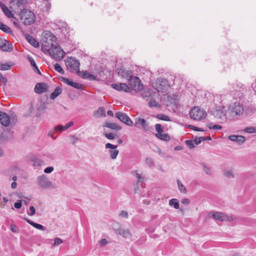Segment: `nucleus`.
<instances>
[{"label": "nucleus", "instance_id": "f257e3e1", "mask_svg": "<svg viewBox=\"0 0 256 256\" xmlns=\"http://www.w3.org/2000/svg\"><path fill=\"white\" fill-rule=\"evenodd\" d=\"M228 115L229 120H236L241 116L244 112L242 105L238 102H234L228 107Z\"/></svg>", "mask_w": 256, "mask_h": 256}, {"label": "nucleus", "instance_id": "f03ea898", "mask_svg": "<svg viewBox=\"0 0 256 256\" xmlns=\"http://www.w3.org/2000/svg\"><path fill=\"white\" fill-rule=\"evenodd\" d=\"M42 36V48L45 50L48 51V48H51L58 44L56 37L50 31L44 32Z\"/></svg>", "mask_w": 256, "mask_h": 256}, {"label": "nucleus", "instance_id": "7ed1b4c3", "mask_svg": "<svg viewBox=\"0 0 256 256\" xmlns=\"http://www.w3.org/2000/svg\"><path fill=\"white\" fill-rule=\"evenodd\" d=\"M20 20L25 25H30L35 20V16L34 12L28 9H23L20 14Z\"/></svg>", "mask_w": 256, "mask_h": 256}, {"label": "nucleus", "instance_id": "20e7f679", "mask_svg": "<svg viewBox=\"0 0 256 256\" xmlns=\"http://www.w3.org/2000/svg\"><path fill=\"white\" fill-rule=\"evenodd\" d=\"M190 115L191 118L200 121L205 118L207 114L203 109H201L198 106H195L190 110Z\"/></svg>", "mask_w": 256, "mask_h": 256}, {"label": "nucleus", "instance_id": "39448f33", "mask_svg": "<svg viewBox=\"0 0 256 256\" xmlns=\"http://www.w3.org/2000/svg\"><path fill=\"white\" fill-rule=\"evenodd\" d=\"M17 121L16 116L12 115L10 117L6 112L0 111V122L4 126L14 125Z\"/></svg>", "mask_w": 256, "mask_h": 256}, {"label": "nucleus", "instance_id": "423d86ee", "mask_svg": "<svg viewBox=\"0 0 256 256\" xmlns=\"http://www.w3.org/2000/svg\"><path fill=\"white\" fill-rule=\"evenodd\" d=\"M48 52L56 60H60L65 56V52L58 46V44L51 48H48Z\"/></svg>", "mask_w": 256, "mask_h": 256}, {"label": "nucleus", "instance_id": "0eeeda50", "mask_svg": "<svg viewBox=\"0 0 256 256\" xmlns=\"http://www.w3.org/2000/svg\"><path fill=\"white\" fill-rule=\"evenodd\" d=\"M67 70L70 72H77L79 70L80 63L78 60L73 57H68L65 61Z\"/></svg>", "mask_w": 256, "mask_h": 256}, {"label": "nucleus", "instance_id": "6e6552de", "mask_svg": "<svg viewBox=\"0 0 256 256\" xmlns=\"http://www.w3.org/2000/svg\"><path fill=\"white\" fill-rule=\"evenodd\" d=\"M36 182L38 186L42 190L50 188L52 186V182L45 174H42L38 176Z\"/></svg>", "mask_w": 256, "mask_h": 256}, {"label": "nucleus", "instance_id": "1a4fd4ad", "mask_svg": "<svg viewBox=\"0 0 256 256\" xmlns=\"http://www.w3.org/2000/svg\"><path fill=\"white\" fill-rule=\"evenodd\" d=\"M212 114L216 118L221 121H226L227 119H229L228 110H224V106H220L218 108L214 110Z\"/></svg>", "mask_w": 256, "mask_h": 256}, {"label": "nucleus", "instance_id": "9d476101", "mask_svg": "<svg viewBox=\"0 0 256 256\" xmlns=\"http://www.w3.org/2000/svg\"><path fill=\"white\" fill-rule=\"evenodd\" d=\"M154 87L158 92H163L166 91L169 84L166 79L160 78L156 80Z\"/></svg>", "mask_w": 256, "mask_h": 256}, {"label": "nucleus", "instance_id": "9b49d317", "mask_svg": "<svg viewBox=\"0 0 256 256\" xmlns=\"http://www.w3.org/2000/svg\"><path fill=\"white\" fill-rule=\"evenodd\" d=\"M128 80V84L132 89L138 91L143 88V86L140 84V82L138 78L132 76Z\"/></svg>", "mask_w": 256, "mask_h": 256}, {"label": "nucleus", "instance_id": "f8f14e48", "mask_svg": "<svg viewBox=\"0 0 256 256\" xmlns=\"http://www.w3.org/2000/svg\"><path fill=\"white\" fill-rule=\"evenodd\" d=\"M134 126L138 128L143 130L144 132L150 130L148 124L144 118H136Z\"/></svg>", "mask_w": 256, "mask_h": 256}, {"label": "nucleus", "instance_id": "ddd939ff", "mask_svg": "<svg viewBox=\"0 0 256 256\" xmlns=\"http://www.w3.org/2000/svg\"><path fill=\"white\" fill-rule=\"evenodd\" d=\"M116 117L118 118L122 122L125 124L127 126H132L133 122L129 118V116L125 113L118 112L115 114Z\"/></svg>", "mask_w": 256, "mask_h": 256}, {"label": "nucleus", "instance_id": "4468645a", "mask_svg": "<svg viewBox=\"0 0 256 256\" xmlns=\"http://www.w3.org/2000/svg\"><path fill=\"white\" fill-rule=\"evenodd\" d=\"M210 214L214 219L220 221H231L232 220V218L231 216H228L224 213L212 212L209 213V215L210 216Z\"/></svg>", "mask_w": 256, "mask_h": 256}, {"label": "nucleus", "instance_id": "2eb2a0df", "mask_svg": "<svg viewBox=\"0 0 256 256\" xmlns=\"http://www.w3.org/2000/svg\"><path fill=\"white\" fill-rule=\"evenodd\" d=\"M26 3V0H11L10 1V6L11 8H16V7L21 11L24 9V7Z\"/></svg>", "mask_w": 256, "mask_h": 256}, {"label": "nucleus", "instance_id": "dca6fc26", "mask_svg": "<svg viewBox=\"0 0 256 256\" xmlns=\"http://www.w3.org/2000/svg\"><path fill=\"white\" fill-rule=\"evenodd\" d=\"M117 147L118 145H114L110 143H107L105 146L106 148L112 149L109 151V153L110 158L112 160L116 159L119 153L118 150H116Z\"/></svg>", "mask_w": 256, "mask_h": 256}, {"label": "nucleus", "instance_id": "f3484780", "mask_svg": "<svg viewBox=\"0 0 256 256\" xmlns=\"http://www.w3.org/2000/svg\"><path fill=\"white\" fill-rule=\"evenodd\" d=\"M48 86L44 82L38 83L34 87V92L38 94H42L47 91Z\"/></svg>", "mask_w": 256, "mask_h": 256}, {"label": "nucleus", "instance_id": "a211bd4d", "mask_svg": "<svg viewBox=\"0 0 256 256\" xmlns=\"http://www.w3.org/2000/svg\"><path fill=\"white\" fill-rule=\"evenodd\" d=\"M74 124V122L71 121L66 124L64 126L62 125H58L54 128L50 132L49 135L53 134L54 132H62L63 130H68L69 128Z\"/></svg>", "mask_w": 256, "mask_h": 256}, {"label": "nucleus", "instance_id": "6ab92c4d", "mask_svg": "<svg viewBox=\"0 0 256 256\" xmlns=\"http://www.w3.org/2000/svg\"><path fill=\"white\" fill-rule=\"evenodd\" d=\"M0 48L3 51L11 52L13 50V46L7 40H0Z\"/></svg>", "mask_w": 256, "mask_h": 256}, {"label": "nucleus", "instance_id": "aec40b11", "mask_svg": "<svg viewBox=\"0 0 256 256\" xmlns=\"http://www.w3.org/2000/svg\"><path fill=\"white\" fill-rule=\"evenodd\" d=\"M228 138L232 141L237 142L240 145L242 144L246 141L245 137L240 135H230L228 136Z\"/></svg>", "mask_w": 256, "mask_h": 256}, {"label": "nucleus", "instance_id": "412c9836", "mask_svg": "<svg viewBox=\"0 0 256 256\" xmlns=\"http://www.w3.org/2000/svg\"><path fill=\"white\" fill-rule=\"evenodd\" d=\"M77 74L80 76L82 77L84 79L88 80H95L96 78V76L90 74L88 72L86 71H82L80 72V70H78L77 72Z\"/></svg>", "mask_w": 256, "mask_h": 256}, {"label": "nucleus", "instance_id": "4be33fe9", "mask_svg": "<svg viewBox=\"0 0 256 256\" xmlns=\"http://www.w3.org/2000/svg\"><path fill=\"white\" fill-rule=\"evenodd\" d=\"M115 232L116 234H119L123 238H127L131 236V233L128 229L120 228L116 230Z\"/></svg>", "mask_w": 256, "mask_h": 256}, {"label": "nucleus", "instance_id": "5701e85b", "mask_svg": "<svg viewBox=\"0 0 256 256\" xmlns=\"http://www.w3.org/2000/svg\"><path fill=\"white\" fill-rule=\"evenodd\" d=\"M118 73L119 76L127 80H128L132 76L131 71L126 70L122 68H118Z\"/></svg>", "mask_w": 256, "mask_h": 256}, {"label": "nucleus", "instance_id": "b1692460", "mask_svg": "<svg viewBox=\"0 0 256 256\" xmlns=\"http://www.w3.org/2000/svg\"><path fill=\"white\" fill-rule=\"evenodd\" d=\"M103 126L115 130H120L122 129V127L116 122H106Z\"/></svg>", "mask_w": 256, "mask_h": 256}, {"label": "nucleus", "instance_id": "393cba45", "mask_svg": "<svg viewBox=\"0 0 256 256\" xmlns=\"http://www.w3.org/2000/svg\"><path fill=\"white\" fill-rule=\"evenodd\" d=\"M25 37L26 40L34 48H38L39 46V42L32 36L28 34H26Z\"/></svg>", "mask_w": 256, "mask_h": 256}, {"label": "nucleus", "instance_id": "a878e982", "mask_svg": "<svg viewBox=\"0 0 256 256\" xmlns=\"http://www.w3.org/2000/svg\"><path fill=\"white\" fill-rule=\"evenodd\" d=\"M233 88L236 92H243L246 90V88L244 85L240 82H236L234 84Z\"/></svg>", "mask_w": 256, "mask_h": 256}, {"label": "nucleus", "instance_id": "bb28decb", "mask_svg": "<svg viewBox=\"0 0 256 256\" xmlns=\"http://www.w3.org/2000/svg\"><path fill=\"white\" fill-rule=\"evenodd\" d=\"M0 6L2 9L4 14L8 18H14V16L12 13V12L9 10L8 8L2 2H0Z\"/></svg>", "mask_w": 256, "mask_h": 256}, {"label": "nucleus", "instance_id": "cd10ccee", "mask_svg": "<svg viewBox=\"0 0 256 256\" xmlns=\"http://www.w3.org/2000/svg\"><path fill=\"white\" fill-rule=\"evenodd\" d=\"M24 220L26 221L29 224L34 227L35 228L40 230H44L45 229V228L42 226V224L34 222L32 221L31 220L27 218H24Z\"/></svg>", "mask_w": 256, "mask_h": 256}, {"label": "nucleus", "instance_id": "c85d7f7f", "mask_svg": "<svg viewBox=\"0 0 256 256\" xmlns=\"http://www.w3.org/2000/svg\"><path fill=\"white\" fill-rule=\"evenodd\" d=\"M155 136L158 139L165 141L168 142L170 140V136L168 134H156Z\"/></svg>", "mask_w": 256, "mask_h": 256}, {"label": "nucleus", "instance_id": "c756f323", "mask_svg": "<svg viewBox=\"0 0 256 256\" xmlns=\"http://www.w3.org/2000/svg\"><path fill=\"white\" fill-rule=\"evenodd\" d=\"M233 168H230L228 170H225L224 172V175L227 178H235V174L233 172Z\"/></svg>", "mask_w": 256, "mask_h": 256}, {"label": "nucleus", "instance_id": "7c9ffc66", "mask_svg": "<svg viewBox=\"0 0 256 256\" xmlns=\"http://www.w3.org/2000/svg\"><path fill=\"white\" fill-rule=\"evenodd\" d=\"M62 88L60 87H57L55 88L54 90L51 94L50 98L52 100L55 99L58 96L62 93Z\"/></svg>", "mask_w": 256, "mask_h": 256}, {"label": "nucleus", "instance_id": "2f4dec72", "mask_svg": "<svg viewBox=\"0 0 256 256\" xmlns=\"http://www.w3.org/2000/svg\"><path fill=\"white\" fill-rule=\"evenodd\" d=\"M28 60L30 62V65L32 67L33 70L34 71V72H36V73H37L39 74H41V72H40V70H38L34 60L32 59V58L31 57H30V58H28Z\"/></svg>", "mask_w": 256, "mask_h": 256}, {"label": "nucleus", "instance_id": "473e14b6", "mask_svg": "<svg viewBox=\"0 0 256 256\" xmlns=\"http://www.w3.org/2000/svg\"><path fill=\"white\" fill-rule=\"evenodd\" d=\"M168 204L171 206H174L176 209L180 208L178 200L176 198H172L169 200Z\"/></svg>", "mask_w": 256, "mask_h": 256}, {"label": "nucleus", "instance_id": "72a5a7b5", "mask_svg": "<svg viewBox=\"0 0 256 256\" xmlns=\"http://www.w3.org/2000/svg\"><path fill=\"white\" fill-rule=\"evenodd\" d=\"M178 186V188L180 192L182 194H186L187 193V190L186 188L184 186V185L181 182L180 180L178 179L176 180Z\"/></svg>", "mask_w": 256, "mask_h": 256}, {"label": "nucleus", "instance_id": "f704fd0d", "mask_svg": "<svg viewBox=\"0 0 256 256\" xmlns=\"http://www.w3.org/2000/svg\"><path fill=\"white\" fill-rule=\"evenodd\" d=\"M132 174L133 176H136L137 178V180H136L137 184L139 182H142L144 179V177L142 176V174H138L137 170L132 171Z\"/></svg>", "mask_w": 256, "mask_h": 256}, {"label": "nucleus", "instance_id": "c9c22d12", "mask_svg": "<svg viewBox=\"0 0 256 256\" xmlns=\"http://www.w3.org/2000/svg\"><path fill=\"white\" fill-rule=\"evenodd\" d=\"M0 29L7 34L12 33L11 29L6 25L0 22Z\"/></svg>", "mask_w": 256, "mask_h": 256}, {"label": "nucleus", "instance_id": "e433bc0d", "mask_svg": "<svg viewBox=\"0 0 256 256\" xmlns=\"http://www.w3.org/2000/svg\"><path fill=\"white\" fill-rule=\"evenodd\" d=\"M200 164L202 166L203 170L206 174L209 176L212 174V172L210 168L207 166L204 163H202Z\"/></svg>", "mask_w": 256, "mask_h": 256}, {"label": "nucleus", "instance_id": "4c0bfd02", "mask_svg": "<svg viewBox=\"0 0 256 256\" xmlns=\"http://www.w3.org/2000/svg\"><path fill=\"white\" fill-rule=\"evenodd\" d=\"M156 118L159 120L169 122L170 121V119L169 116L164 114H157Z\"/></svg>", "mask_w": 256, "mask_h": 256}, {"label": "nucleus", "instance_id": "58836bf2", "mask_svg": "<svg viewBox=\"0 0 256 256\" xmlns=\"http://www.w3.org/2000/svg\"><path fill=\"white\" fill-rule=\"evenodd\" d=\"M148 106L150 108L152 107H160V104L156 102L152 96L148 104Z\"/></svg>", "mask_w": 256, "mask_h": 256}, {"label": "nucleus", "instance_id": "ea45409f", "mask_svg": "<svg viewBox=\"0 0 256 256\" xmlns=\"http://www.w3.org/2000/svg\"><path fill=\"white\" fill-rule=\"evenodd\" d=\"M42 2L46 8V12H48L51 8L50 3L48 2V0H43Z\"/></svg>", "mask_w": 256, "mask_h": 256}, {"label": "nucleus", "instance_id": "a19ab883", "mask_svg": "<svg viewBox=\"0 0 256 256\" xmlns=\"http://www.w3.org/2000/svg\"><path fill=\"white\" fill-rule=\"evenodd\" d=\"M11 67L12 65L8 63L0 64V70H8L11 68Z\"/></svg>", "mask_w": 256, "mask_h": 256}, {"label": "nucleus", "instance_id": "79ce46f5", "mask_svg": "<svg viewBox=\"0 0 256 256\" xmlns=\"http://www.w3.org/2000/svg\"><path fill=\"white\" fill-rule=\"evenodd\" d=\"M244 131L249 134L256 133V127H247L244 128Z\"/></svg>", "mask_w": 256, "mask_h": 256}, {"label": "nucleus", "instance_id": "37998d69", "mask_svg": "<svg viewBox=\"0 0 256 256\" xmlns=\"http://www.w3.org/2000/svg\"><path fill=\"white\" fill-rule=\"evenodd\" d=\"M54 68L56 70L60 72V74H64V70L61 67V66L58 64H56L54 65Z\"/></svg>", "mask_w": 256, "mask_h": 256}, {"label": "nucleus", "instance_id": "c03bdc74", "mask_svg": "<svg viewBox=\"0 0 256 256\" xmlns=\"http://www.w3.org/2000/svg\"><path fill=\"white\" fill-rule=\"evenodd\" d=\"M146 163L150 167H152L154 166V160L150 158H146Z\"/></svg>", "mask_w": 256, "mask_h": 256}, {"label": "nucleus", "instance_id": "a18cd8bd", "mask_svg": "<svg viewBox=\"0 0 256 256\" xmlns=\"http://www.w3.org/2000/svg\"><path fill=\"white\" fill-rule=\"evenodd\" d=\"M205 140V138L200 136V137H196L194 140V143L195 144H200L202 142Z\"/></svg>", "mask_w": 256, "mask_h": 256}, {"label": "nucleus", "instance_id": "49530a36", "mask_svg": "<svg viewBox=\"0 0 256 256\" xmlns=\"http://www.w3.org/2000/svg\"><path fill=\"white\" fill-rule=\"evenodd\" d=\"M156 130L157 132V134H160L164 132L163 128L162 125L159 124H157L155 125Z\"/></svg>", "mask_w": 256, "mask_h": 256}, {"label": "nucleus", "instance_id": "de8ad7c7", "mask_svg": "<svg viewBox=\"0 0 256 256\" xmlns=\"http://www.w3.org/2000/svg\"><path fill=\"white\" fill-rule=\"evenodd\" d=\"M185 142L186 144L189 147L190 149H192L194 148L195 146L194 140H186Z\"/></svg>", "mask_w": 256, "mask_h": 256}, {"label": "nucleus", "instance_id": "09e8293b", "mask_svg": "<svg viewBox=\"0 0 256 256\" xmlns=\"http://www.w3.org/2000/svg\"><path fill=\"white\" fill-rule=\"evenodd\" d=\"M60 80L63 82L67 84L68 85L72 86V83L73 82L72 80H70V79H68V78L62 77Z\"/></svg>", "mask_w": 256, "mask_h": 256}, {"label": "nucleus", "instance_id": "8fccbe9b", "mask_svg": "<svg viewBox=\"0 0 256 256\" xmlns=\"http://www.w3.org/2000/svg\"><path fill=\"white\" fill-rule=\"evenodd\" d=\"M60 80L63 82L67 84L68 85L72 86V83L73 82L72 80H70V79H68V78L62 77Z\"/></svg>", "mask_w": 256, "mask_h": 256}, {"label": "nucleus", "instance_id": "3c124183", "mask_svg": "<svg viewBox=\"0 0 256 256\" xmlns=\"http://www.w3.org/2000/svg\"><path fill=\"white\" fill-rule=\"evenodd\" d=\"M120 90H124L126 92H128L130 90V88L126 84L120 83Z\"/></svg>", "mask_w": 256, "mask_h": 256}, {"label": "nucleus", "instance_id": "603ef678", "mask_svg": "<svg viewBox=\"0 0 256 256\" xmlns=\"http://www.w3.org/2000/svg\"><path fill=\"white\" fill-rule=\"evenodd\" d=\"M208 128L210 130H219L222 128V126L218 125V124H209L208 126Z\"/></svg>", "mask_w": 256, "mask_h": 256}, {"label": "nucleus", "instance_id": "864d4df0", "mask_svg": "<svg viewBox=\"0 0 256 256\" xmlns=\"http://www.w3.org/2000/svg\"><path fill=\"white\" fill-rule=\"evenodd\" d=\"M62 242L63 241L62 240L58 238H56L54 239V243L53 244V246H57Z\"/></svg>", "mask_w": 256, "mask_h": 256}, {"label": "nucleus", "instance_id": "5fc2aeb1", "mask_svg": "<svg viewBox=\"0 0 256 256\" xmlns=\"http://www.w3.org/2000/svg\"><path fill=\"white\" fill-rule=\"evenodd\" d=\"M44 164V162L40 160H36L34 162V163L33 164L34 166H41Z\"/></svg>", "mask_w": 256, "mask_h": 256}, {"label": "nucleus", "instance_id": "6e6d98bb", "mask_svg": "<svg viewBox=\"0 0 256 256\" xmlns=\"http://www.w3.org/2000/svg\"><path fill=\"white\" fill-rule=\"evenodd\" d=\"M72 86L78 90H81L82 88V84L80 83L73 82L72 84Z\"/></svg>", "mask_w": 256, "mask_h": 256}, {"label": "nucleus", "instance_id": "4d7b16f0", "mask_svg": "<svg viewBox=\"0 0 256 256\" xmlns=\"http://www.w3.org/2000/svg\"><path fill=\"white\" fill-rule=\"evenodd\" d=\"M104 136L108 140H114L115 138V136L112 133H104Z\"/></svg>", "mask_w": 256, "mask_h": 256}, {"label": "nucleus", "instance_id": "13d9d810", "mask_svg": "<svg viewBox=\"0 0 256 256\" xmlns=\"http://www.w3.org/2000/svg\"><path fill=\"white\" fill-rule=\"evenodd\" d=\"M70 138L73 144H75L78 140V138L74 135L70 136Z\"/></svg>", "mask_w": 256, "mask_h": 256}, {"label": "nucleus", "instance_id": "bf43d9fd", "mask_svg": "<svg viewBox=\"0 0 256 256\" xmlns=\"http://www.w3.org/2000/svg\"><path fill=\"white\" fill-rule=\"evenodd\" d=\"M112 87L116 90L120 91V84H112Z\"/></svg>", "mask_w": 256, "mask_h": 256}, {"label": "nucleus", "instance_id": "052dcab7", "mask_svg": "<svg viewBox=\"0 0 256 256\" xmlns=\"http://www.w3.org/2000/svg\"><path fill=\"white\" fill-rule=\"evenodd\" d=\"M54 170V167L52 166H48L44 170V172L46 174H50Z\"/></svg>", "mask_w": 256, "mask_h": 256}, {"label": "nucleus", "instance_id": "680f3d73", "mask_svg": "<svg viewBox=\"0 0 256 256\" xmlns=\"http://www.w3.org/2000/svg\"><path fill=\"white\" fill-rule=\"evenodd\" d=\"M22 200H18L17 202H15L14 204V206L16 208H20L22 207Z\"/></svg>", "mask_w": 256, "mask_h": 256}, {"label": "nucleus", "instance_id": "e2e57ef3", "mask_svg": "<svg viewBox=\"0 0 256 256\" xmlns=\"http://www.w3.org/2000/svg\"><path fill=\"white\" fill-rule=\"evenodd\" d=\"M30 212L28 213V215L30 216H34L36 214V210L34 206H30Z\"/></svg>", "mask_w": 256, "mask_h": 256}, {"label": "nucleus", "instance_id": "0e129e2a", "mask_svg": "<svg viewBox=\"0 0 256 256\" xmlns=\"http://www.w3.org/2000/svg\"><path fill=\"white\" fill-rule=\"evenodd\" d=\"M120 216L124 218H128V214L127 212L126 211H122L120 214Z\"/></svg>", "mask_w": 256, "mask_h": 256}, {"label": "nucleus", "instance_id": "69168bd1", "mask_svg": "<svg viewBox=\"0 0 256 256\" xmlns=\"http://www.w3.org/2000/svg\"><path fill=\"white\" fill-rule=\"evenodd\" d=\"M98 112L101 116L104 115V116H105V114H105V110H104V108H102V107L99 108L98 110Z\"/></svg>", "mask_w": 256, "mask_h": 256}, {"label": "nucleus", "instance_id": "338daca9", "mask_svg": "<svg viewBox=\"0 0 256 256\" xmlns=\"http://www.w3.org/2000/svg\"><path fill=\"white\" fill-rule=\"evenodd\" d=\"M0 80L4 84H5L7 82L6 78L4 77V76L0 72Z\"/></svg>", "mask_w": 256, "mask_h": 256}, {"label": "nucleus", "instance_id": "774afa93", "mask_svg": "<svg viewBox=\"0 0 256 256\" xmlns=\"http://www.w3.org/2000/svg\"><path fill=\"white\" fill-rule=\"evenodd\" d=\"M182 203L185 205H188L190 204V200L187 198H184L182 200Z\"/></svg>", "mask_w": 256, "mask_h": 256}]
</instances>
